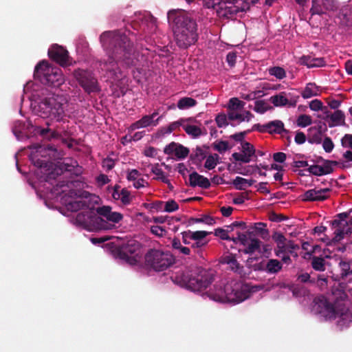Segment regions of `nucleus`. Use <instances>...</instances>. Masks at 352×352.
<instances>
[{"instance_id":"f257e3e1","label":"nucleus","mask_w":352,"mask_h":352,"mask_svg":"<svg viewBox=\"0 0 352 352\" xmlns=\"http://www.w3.org/2000/svg\"><path fill=\"white\" fill-rule=\"evenodd\" d=\"M100 39L107 58L99 61V67L108 77L114 80L122 78L119 63L126 68L140 65V57L143 58V55L139 53L133 42L125 34L120 31H107L100 35Z\"/></svg>"},{"instance_id":"f03ea898","label":"nucleus","mask_w":352,"mask_h":352,"mask_svg":"<svg viewBox=\"0 0 352 352\" xmlns=\"http://www.w3.org/2000/svg\"><path fill=\"white\" fill-rule=\"evenodd\" d=\"M30 149L34 150L31 154V160L34 165L41 169V173L45 175V180L50 182L51 180L55 179L60 172H70L75 175H79L82 173V167L79 166L76 161L69 164L63 162L60 164V168H54V164L49 160H41L39 157L49 158L54 157L55 153L57 152L54 145H41L38 144H33L29 146Z\"/></svg>"},{"instance_id":"7ed1b4c3","label":"nucleus","mask_w":352,"mask_h":352,"mask_svg":"<svg viewBox=\"0 0 352 352\" xmlns=\"http://www.w3.org/2000/svg\"><path fill=\"white\" fill-rule=\"evenodd\" d=\"M168 20L173 27L177 46L186 49L195 44L199 38L198 25L190 14L182 10H173L168 12Z\"/></svg>"},{"instance_id":"20e7f679","label":"nucleus","mask_w":352,"mask_h":352,"mask_svg":"<svg viewBox=\"0 0 352 352\" xmlns=\"http://www.w3.org/2000/svg\"><path fill=\"white\" fill-rule=\"evenodd\" d=\"M171 279L175 283L191 291L201 292L212 284L214 276L212 271L196 267L179 270L171 276Z\"/></svg>"},{"instance_id":"39448f33","label":"nucleus","mask_w":352,"mask_h":352,"mask_svg":"<svg viewBox=\"0 0 352 352\" xmlns=\"http://www.w3.org/2000/svg\"><path fill=\"white\" fill-rule=\"evenodd\" d=\"M250 287L241 281L232 280L223 287L214 285L213 289L207 292L208 297L217 302L239 303L250 296Z\"/></svg>"},{"instance_id":"423d86ee","label":"nucleus","mask_w":352,"mask_h":352,"mask_svg":"<svg viewBox=\"0 0 352 352\" xmlns=\"http://www.w3.org/2000/svg\"><path fill=\"white\" fill-rule=\"evenodd\" d=\"M34 77L44 85L54 87H59L64 82L60 69L50 65L45 60H42L36 65Z\"/></svg>"},{"instance_id":"0eeeda50","label":"nucleus","mask_w":352,"mask_h":352,"mask_svg":"<svg viewBox=\"0 0 352 352\" xmlns=\"http://www.w3.org/2000/svg\"><path fill=\"white\" fill-rule=\"evenodd\" d=\"M76 222L83 228L89 231L111 230L113 226L98 215L96 209L86 208L85 210L77 214Z\"/></svg>"},{"instance_id":"6e6552de","label":"nucleus","mask_w":352,"mask_h":352,"mask_svg":"<svg viewBox=\"0 0 352 352\" xmlns=\"http://www.w3.org/2000/svg\"><path fill=\"white\" fill-rule=\"evenodd\" d=\"M63 100V97L59 96L44 98L38 104V116L43 118L60 120L64 114Z\"/></svg>"},{"instance_id":"1a4fd4ad","label":"nucleus","mask_w":352,"mask_h":352,"mask_svg":"<svg viewBox=\"0 0 352 352\" xmlns=\"http://www.w3.org/2000/svg\"><path fill=\"white\" fill-rule=\"evenodd\" d=\"M145 264L156 272L166 270L175 263V258L169 252L150 249L144 256Z\"/></svg>"},{"instance_id":"9d476101","label":"nucleus","mask_w":352,"mask_h":352,"mask_svg":"<svg viewBox=\"0 0 352 352\" xmlns=\"http://www.w3.org/2000/svg\"><path fill=\"white\" fill-rule=\"evenodd\" d=\"M73 76L80 87L88 95L100 92L101 87L95 74L90 70L78 68L73 72Z\"/></svg>"},{"instance_id":"9b49d317","label":"nucleus","mask_w":352,"mask_h":352,"mask_svg":"<svg viewBox=\"0 0 352 352\" xmlns=\"http://www.w3.org/2000/svg\"><path fill=\"white\" fill-rule=\"evenodd\" d=\"M351 213L352 209L348 212L339 213L336 216V219L331 222L334 235L332 240L334 242H339L344 237V235L351 233L352 216H351V219L347 221Z\"/></svg>"},{"instance_id":"f8f14e48","label":"nucleus","mask_w":352,"mask_h":352,"mask_svg":"<svg viewBox=\"0 0 352 352\" xmlns=\"http://www.w3.org/2000/svg\"><path fill=\"white\" fill-rule=\"evenodd\" d=\"M141 244L135 240H129L126 243L118 246L115 254L120 259L133 264L137 261L136 256L139 254Z\"/></svg>"},{"instance_id":"ddd939ff","label":"nucleus","mask_w":352,"mask_h":352,"mask_svg":"<svg viewBox=\"0 0 352 352\" xmlns=\"http://www.w3.org/2000/svg\"><path fill=\"white\" fill-rule=\"evenodd\" d=\"M315 310L327 319H335L338 312L334 305L327 298L322 297L315 300Z\"/></svg>"},{"instance_id":"4468645a","label":"nucleus","mask_w":352,"mask_h":352,"mask_svg":"<svg viewBox=\"0 0 352 352\" xmlns=\"http://www.w3.org/2000/svg\"><path fill=\"white\" fill-rule=\"evenodd\" d=\"M69 195L70 197H76L77 199L68 203L67 205L68 210L76 212L80 209L89 208L88 201L83 199L89 198L91 196L89 192L87 191L71 190H69Z\"/></svg>"},{"instance_id":"2eb2a0df","label":"nucleus","mask_w":352,"mask_h":352,"mask_svg":"<svg viewBox=\"0 0 352 352\" xmlns=\"http://www.w3.org/2000/svg\"><path fill=\"white\" fill-rule=\"evenodd\" d=\"M50 58L62 67L69 65V56L67 50L62 46L54 45L48 50Z\"/></svg>"},{"instance_id":"dca6fc26","label":"nucleus","mask_w":352,"mask_h":352,"mask_svg":"<svg viewBox=\"0 0 352 352\" xmlns=\"http://www.w3.org/2000/svg\"><path fill=\"white\" fill-rule=\"evenodd\" d=\"M331 189L329 188L310 189L304 192L302 200L305 201H322L329 197Z\"/></svg>"},{"instance_id":"f3484780","label":"nucleus","mask_w":352,"mask_h":352,"mask_svg":"<svg viewBox=\"0 0 352 352\" xmlns=\"http://www.w3.org/2000/svg\"><path fill=\"white\" fill-rule=\"evenodd\" d=\"M96 211L98 216L113 226V223H119L123 219V215L120 212H113L111 207L109 206L98 207Z\"/></svg>"},{"instance_id":"a211bd4d","label":"nucleus","mask_w":352,"mask_h":352,"mask_svg":"<svg viewBox=\"0 0 352 352\" xmlns=\"http://www.w3.org/2000/svg\"><path fill=\"white\" fill-rule=\"evenodd\" d=\"M164 152L166 155L175 154L177 159L183 160L188 155L190 151L182 144L172 142L165 146Z\"/></svg>"},{"instance_id":"6ab92c4d","label":"nucleus","mask_w":352,"mask_h":352,"mask_svg":"<svg viewBox=\"0 0 352 352\" xmlns=\"http://www.w3.org/2000/svg\"><path fill=\"white\" fill-rule=\"evenodd\" d=\"M158 115L157 111H154L151 115L144 116L141 119L133 123L131 126V129L135 130L140 128H145L147 126H155L159 124V122L162 116L158 117L157 119L155 118Z\"/></svg>"},{"instance_id":"aec40b11","label":"nucleus","mask_w":352,"mask_h":352,"mask_svg":"<svg viewBox=\"0 0 352 352\" xmlns=\"http://www.w3.org/2000/svg\"><path fill=\"white\" fill-rule=\"evenodd\" d=\"M189 185L191 187L199 186L204 189H208L210 187L211 184L207 177L198 174L196 171H194L189 175Z\"/></svg>"},{"instance_id":"412c9836","label":"nucleus","mask_w":352,"mask_h":352,"mask_svg":"<svg viewBox=\"0 0 352 352\" xmlns=\"http://www.w3.org/2000/svg\"><path fill=\"white\" fill-rule=\"evenodd\" d=\"M258 0H240L236 2V6L228 7V12L230 14H236L240 12H245L248 10L251 5L256 3Z\"/></svg>"},{"instance_id":"4be33fe9","label":"nucleus","mask_w":352,"mask_h":352,"mask_svg":"<svg viewBox=\"0 0 352 352\" xmlns=\"http://www.w3.org/2000/svg\"><path fill=\"white\" fill-rule=\"evenodd\" d=\"M298 63L302 65H306L309 68L322 67L326 63L324 58H315L310 55L301 56Z\"/></svg>"},{"instance_id":"5701e85b","label":"nucleus","mask_w":352,"mask_h":352,"mask_svg":"<svg viewBox=\"0 0 352 352\" xmlns=\"http://www.w3.org/2000/svg\"><path fill=\"white\" fill-rule=\"evenodd\" d=\"M266 226V223L262 222L250 223L247 232L249 235L255 234L260 235L263 239H266L269 236V232L265 228Z\"/></svg>"},{"instance_id":"b1692460","label":"nucleus","mask_w":352,"mask_h":352,"mask_svg":"<svg viewBox=\"0 0 352 352\" xmlns=\"http://www.w3.org/2000/svg\"><path fill=\"white\" fill-rule=\"evenodd\" d=\"M265 126H267L266 132L270 134H282L283 133H288V131L284 127V123L279 120L270 121L266 123Z\"/></svg>"},{"instance_id":"393cba45","label":"nucleus","mask_w":352,"mask_h":352,"mask_svg":"<svg viewBox=\"0 0 352 352\" xmlns=\"http://www.w3.org/2000/svg\"><path fill=\"white\" fill-rule=\"evenodd\" d=\"M196 122V120L193 118H189L187 119L181 118L177 121L171 122L167 127H162L160 129V131L162 134L166 133H171L173 131L176 130L179 126H184V123L186 122Z\"/></svg>"},{"instance_id":"a878e982","label":"nucleus","mask_w":352,"mask_h":352,"mask_svg":"<svg viewBox=\"0 0 352 352\" xmlns=\"http://www.w3.org/2000/svg\"><path fill=\"white\" fill-rule=\"evenodd\" d=\"M340 276L342 279L352 275V260L341 259L338 263Z\"/></svg>"},{"instance_id":"bb28decb","label":"nucleus","mask_w":352,"mask_h":352,"mask_svg":"<svg viewBox=\"0 0 352 352\" xmlns=\"http://www.w3.org/2000/svg\"><path fill=\"white\" fill-rule=\"evenodd\" d=\"M327 117H329L332 123L329 124V127H333L335 126L344 124L345 116L342 111L336 110L330 116L327 113Z\"/></svg>"},{"instance_id":"cd10ccee","label":"nucleus","mask_w":352,"mask_h":352,"mask_svg":"<svg viewBox=\"0 0 352 352\" xmlns=\"http://www.w3.org/2000/svg\"><path fill=\"white\" fill-rule=\"evenodd\" d=\"M283 264L277 259L271 258L265 265L266 272L271 274H277L282 270Z\"/></svg>"},{"instance_id":"c85d7f7f","label":"nucleus","mask_w":352,"mask_h":352,"mask_svg":"<svg viewBox=\"0 0 352 352\" xmlns=\"http://www.w3.org/2000/svg\"><path fill=\"white\" fill-rule=\"evenodd\" d=\"M289 290L292 292L293 296L296 297H305L309 295V289L304 285L296 283L292 284L289 287Z\"/></svg>"},{"instance_id":"c756f323","label":"nucleus","mask_w":352,"mask_h":352,"mask_svg":"<svg viewBox=\"0 0 352 352\" xmlns=\"http://www.w3.org/2000/svg\"><path fill=\"white\" fill-rule=\"evenodd\" d=\"M208 243V241H195L190 243V250L192 249L194 253L193 256L197 258V256L203 258V248Z\"/></svg>"},{"instance_id":"7c9ffc66","label":"nucleus","mask_w":352,"mask_h":352,"mask_svg":"<svg viewBox=\"0 0 352 352\" xmlns=\"http://www.w3.org/2000/svg\"><path fill=\"white\" fill-rule=\"evenodd\" d=\"M270 101L275 107L287 106L288 104V101L287 99V93L286 92H280L278 94L272 96L270 97Z\"/></svg>"},{"instance_id":"2f4dec72","label":"nucleus","mask_w":352,"mask_h":352,"mask_svg":"<svg viewBox=\"0 0 352 352\" xmlns=\"http://www.w3.org/2000/svg\"><path fill=\"white\" fill-rule=\"evenodd\" d=\"M256 181L254 179H247L241 177H236L232 182L233 185L236 189L243 190L247 186H252Z\"/></svg>"},{"instance_id":"473e14b6","label":"nucleus","mask_w":352,"mask_h":352,"mask_svg":"<svg viewBox=\"0 0 352 352\" xmlns=\"http://www.w3.org/2000/svg\"><path fill=\"white\" fill-rule=\"evenodd\" d=\"M252 118H254V115L248 111H245L244 114L238 113L233 111L228 113V118L230 120H239L240 122H249Z\"/></svg>"},{"instance_id":"72a5a7b5","label":"nucleus","mask_w":352,"mask_h":352,"mask_svg":"<svg viewBox=\"0 0 352 352\" xmlns=\"http://www.w3.org/2000/svg\"><path fill=\"white\" fill-rule=\"evenodd\" d=\"M301 95L305 99L316 96L318 95V87L315 83L309 82L306 85V87L301 93Z\"/></svg>"},{"instance_id":"f704fd0d","label":"nucleus","mask_w":352,"mask_h":352,"mask_svg":"<svg viewBox=\"0 0 352 352\" xmlns=\"http://www.w3.org/2000/svg\"><path fill=\"white\" fill-rule=\"evenodd\" d=\"M183 129L188 135L193 138H197L203 134L201 128L188 122L184 123Z\"/></svg>"},{"instance_id":"c9c22d12","label":"nucleus","mask_w":352,"mask_h":352,"mask_svg":"<svg viewBox=\"0 0 352 352\" xmlns=\"http://www.w3.org/2000/svg\"><path fill=\"white\" fill-rule=\"evenodd\" d=\"M311 265L316 271L324 272L325 270V260L322 257L313 256Z\"/></svg>"},{"instance_id":"e433bc0d","label":"nucleus","mask_w":352,"mask_h":352,"mask_svg":"<svg viewBox=\"0 0 352 352\" xmlns=\"http://www.w3.org/2000/svg\"><path fill=\"white\" fill-rule=\"evenodd\" d=\"M261 241L257 239H252L250 240V243L248 244L247 248L243 250L245 254H252L256 251L260 250Z\"/></svg>"},{"instance_id":"4c0bfd02","label":"nucleus","mask_w":352,"mask_h":352,"mask_svg":"<svg viewBox=\"0 0 352 352\" xmlns=\"http://www.w3.org/2000/svg\"><path fill=\"white\" fill-rule=\"evenodd\" d=\"M190 157L194 162H201L206 157V153L201 146H197L195 150L192 151Z\"/></svg>"},{"instance_id":"58836bf2","label":"nucleus","mask_w":352,"mask_h":352,"mask_svg":"<svg viewBox=\"0 0 352 352\" xmlns=\"http://www.w3.org/2000/svg\"><path fill=\"white\" fill-rule=\"evenodd\" d=\"M197 104V101L189 97H184L181 98L177 102V107L179 109H188L189 107H192L195 106Z\"/></svg>"},{"instance_id":"ea45409f","label":"nucleus","mask_w":352,"mask_h":352,"mask_svg":"<svg viewBox=\"0 0 352 352\" xmlns=\"http://www.w3.org/2000/svg\"><path fill=\"white\" fill-rule=\"evenodd\" d=\"M272 109V107L270 106L265 100H259L255 102V105L253 109L256 113L263 114Z\"/></svg>"},{"instance_id":"a19ab883","label":"nucleus","mask_w":352,"mask_h":352,"mask_svg":"<svg viewBox=\"0 0 352 352\" xmlns=\"http://www.w3.org/2000/svg\"><path fill=\"white\" fill-rule=\"evenodd\" d=\"M151 172L157 176L155 179H160L165 184H169V179L164 175V171L158 164L152 167Z\"/></svg>"},{"instance_id":"79ce46f5","label":"nucleus","mask_w":352,"mask_h":352,"mask_svg":"<svg viewBox=\"0 0 352 352\" xmlns=\"http://www.w3.org/2000/svg\"><path fill=\"white\" fill-rule=\"evenodd\" d=\"M269 74L271 76H275L276 78L281 80L286 76V72L283 67H272L268 69Z\"/></svg>"},{"instance_id":"37998d69","label":"nucleus","mask_w":352,"mask_h":352,"mask_svg":"<svg viewBox=\"0 0 352 352\" xmlns=\"http://www.w3.org/2000/svg\"><path fill=\"white\" fill-rule=\"evenodd\" d=\"M296 280L300 283H309L311 285L316 284V279L312 278L307 272L298 274L296 275Z\"/></svg>"},{"instance_id":"c03bdc74","label":"nucleus","mask_w":352,"mask_h":352,"mask_svg":"<svg viewBox=\"0 0 352 352\" xmlns=\"http://www.w3.org/2000/svg\"><path fill=\"white\" fill-rule=\"evenodd\" d=\"M219 157L217 154L209 155L206 160L204 167L208 170H212L215 168L217 164V161Z\"/></svg>"},{"instance_id":"a18cd8bd","label":"nucleus","mask_w":352,"mask_h":352,"mask_svg":"<svg viewBox=\"0 0 352 352\" xmlns=\"http://www.w3.org/2000/svg\"><path fill=\"white\" fill-rule=\"evenodd\" d=\"M309 108L312 111H317L321 110V111H324L325 113H329L327 107L323 106V104L321 102V100H318V99L313 100L312 101L310 102Z\"/></svg>"},{"instance_id":"49530a36","label":"nucleus","mask_w":352,"mask_h":352,"mask_svg":"<svg viewBox=\"0 0 352 352\" xmlns=\"http://www.w3.org/2000/svg\"><path fill=\"white\" fill-rule=\"evenodd\" d=\"M312 123L311 117L309 115L301 114L300 115L296 120V124L298 126L306 127L309 126Z\"/></svg>"},{"instance_id":"de8ad7c7","label":"nucleus","mask_w":352,"mask_h":352,"mask_svg":"<svg viewBox=\"0 0 352 352\" xmlns=\"http://www.w3.org/2000/svg\"><path fill=\"white\" fill-rule=\"evenodd\" d=\"M244 104L245 102L239 100L237 98H232L229 100L228 108L230 110L241 109Z\"/></svg>"},{"instance_id":"09e8293b","label":"nucleus","mask_w":352,"mask_h":352,"mask_svg":"<svg viewBox=\"0 0 352 352\" xmlns=\"http://www.w3.org/2000/svg\"><path fill=\"white\" fill-rule=\"evenodd\" d=\"M242 152L243 153L247 155L250 157L254 155L255 154V148L252 144L250 142H244L241 144Z\"/></svg>"},{"instance_id":"8fccbe9b","label":"nucleus","mask_w":352,"mask_h":352,"mask_svg":"<svg viewBox=\"0 0 352 352\" xmlns=\"http://www.w3.org/2000/svg\"><path fill=\"white\" fill-rule=\"evenodd\" d=\"M272 239L276 243L277 248H283L286 245L287 239L280 232H275L272 235Z\"/></svg>"},{"instance_id":"3c124183","label":"nucleus","mask_w":352,"mask_h":352,"mask_svg":"<svg viewBox=\"0 0 352 352\" xmlns=\"http://www.w3.org/2000/svg\"><path fill=\"white\" fill-rule=\"evenodd\" d=\"M338 162L336 161H330V160H324V164L322 166H320L322 167V175H327L330 174L333 171V168L332 167V165H336Z\"/></svg>"},{"instance_id":"603ef678","label":"nucleus","mask_w":352,"mask_h":352,"mask_svg":"<svg viewBox=\"0 0 352 352\" xmlns=\"http://www.w3.org/2000/svg\"><path fill=\"white\" fill-rule=\"evenodd\" d=\"M40 135L43 136L45 138H47L48 140H52L54 138H57L58 136V134L55 131H52V129L47 128V129H42L40 131Z\"/></svg>"},{"instance_id":"864d4df0","label":"nucleus","mask_w":352,"mask_h":352,"mask_svg":"<svg viewBox=\"0 0 352 352\" xmlns=\"http://www.w3.org/2000/svg\"><path fill=\"white\" fill-rule=\"evenodd\" d=\"M210 234L206 231H190V237L193 241H205L204 239Z\"/></svg>"},{"instance_id":"5fc2aeb1","label":"nucleus","mask_w":352,"mask_h":352,"mask_svg":"<svg viewBox=\"0 0 352 352\" xmlns=\"http://www.w3.org/2000/svg\"><path fill=\"white\" fill-rule=\"evenodd\" d=\"M190 221L192 223H204L208 225H212L215 223L214 218L208 215H204L201 218H192Z\"/></svg>"},{"instance_id":"6e6d98bb","label":"nucleus","mask_w":352,"mask_h":352,"mask_svg":"<svg viewBox=\"0 0 352 352\" xmlns=\"http://www.w3.org/2000/svg\"><path fill=\"white\" fill-rule=\"evenodd\" d=\"M324 10L333 11L338 8L336 0H322Z\"/></svg>"},{"instance_id":"4d7b16f0","label":"nucleus","mask_w":352,"mask_h":352,"mask_svg":"<svg viewBox=\"0 0 352 352\" xmlns=\"http://www.w3.org/2000/svg\"><path fill=\"white\" fill-rule=\"evenodd\" d=\"M312 7L310 10V12L312 15L314 14H322L324 12L322 5L320 6L318 3V0H312Z\"/></svg>"},{"instance_id":"13d9d810","label":"nucleus","mask_w":352,"mask_h":352,"mask_svg":"<svg viewBox=\"0 0 352 352\" xmlns=\"http://www.w3.org/2000/svg\"><path fill=\"white\" fill-rule=\"evenodd\" d=\"M119 199L124 205L130 204L131 201V197L129 191L126 188H122L120 192Z\"/></svg>"},{"instance_id":"bf43d9fd","label":"nucleus","mask_w":352,"mask_h":352,"mask_svg":"<svg viewBox=\"0 0 352 352\" xmlns=\"http://www.w3.org/2000/svg\"><path fill=\"white\" fill-rule=\"evenodd\" d=\"M179 209V205L173 200H169L164 203V210L165 212H171Z\"/></svg>"},{"instance_id":"052dcab7","label":"nucleus","mask_w":352,"mask_h":352,"mask_svg":"<svg viewBox=\"0 0 352 352\" xmlns=\"http://www.w3.org/2000/svg\"><path fill=\"white\" fill-rule=\"evenodd\" d=\"M343 157L344 158V161L342 162V166L344 168H349L352 167V151H346L343 154Z\"/></svg>"},{"instance_id":"680f3d73","label":"nucleus","mask_w":352,"mask_h":352,"mask_svg":"<svg viewBox=\"0 0 352 352\" xmlns=\"http://www.w3.org/2000/svg\"><path fill=\"white\" fill-rule=\"evenodd\" d=\"M228 230H224L221 228H218L214 230V235L219 237L223 240L232 241V238L228 235Z\"/></svg>"},{"instance_id":"e2e57ef3","label":"nucleus","mask_w":352,"mask_h":352,"mask_svg":"<svg viewBox=\"0 0 352 352\" xmlns=\"http://www.w3.org/2000/svg\"><path fill=\"white\" fill-rule=\"evenodd\" d=\"M322 132L316 131L314 134L309 135L308 138V142L310 144H319L322 142Z\"/></svg>"},{"instance_id":"0e129e2a","label":"nucleus","mask_w":352,"mask_h":352,"mask_svg":"<svg viewBox=\"0 0 352 352\" xmlns=\"http://www.w3.org/2000/svg\"><path fill=\"white\" fill-rule=\"evenodd\" d=\"M214 150L219 153H223L229 149L228 142L227 141H219L214 142L213 144Z\"/></svg>"},{"instance_id":"69168bd1","label":"nucleus","mask_w":352,"mask_h":352,"mask_svg":"<svg viewBox=\"0 0 352 352\" xmlns=\"http://www.w3.org/2000/svg\"><path fill=\"white\" fill-rule=\"evenodd\" d=\"M322 147L327 153L332 151L334 147V144L329 137L324 138L322 142Z\"/></svg>"},{"instance_id":"338daca9","label":"nucleus","mask_w":352,"mask_h":352,"mask_svg":"<svg viewBox=\"0 0 352 352\" xmlns=\"http://www.w3.org/2000/svg\"><path fill=\"white\" fill-rule=\"evenodd\" d=\"M232 156L234 160L239 161L243 163H248L251 160L250 157L244 153L241 154L239 153H234Z\"/></svg>"},{"instance_id":"774afa93","label":"nucleus","mask_w":352,"mask_h":352,"mask_svg":"<svg viewBox=\"0 0 352 352\" xmlns=\"http://www.w3.org/2000/svg\"><path fill=\"white\" fill-rule=\"evenodd\" d=\"M341 144L343 147L352 149V135L345 134L341 140Z\"/></svg>"}]
</instances>
